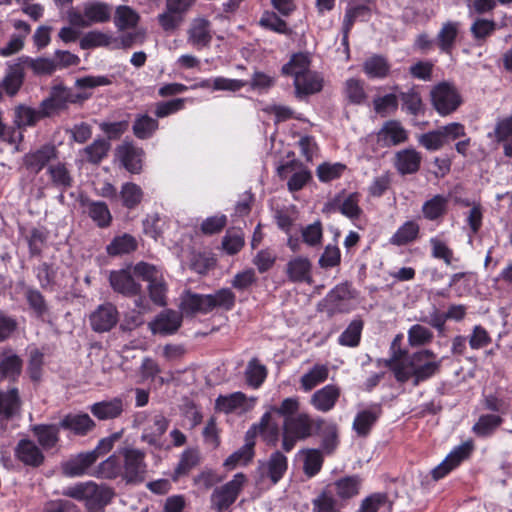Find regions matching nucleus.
<instances>
[{
  "label": "nucleus",
  "instance_id": "48",
  "mask_svg": "<svg viewBox=\"0 0 512 512\" xmlns=\"http://www.w3.org/2000/svg\"><path fill=\"white\" fill-rule=\"evenodd\" d=\"M47 172L53 186L65 191L73 185V178L64 163H56L48 166Z\"/></svg>",
  "mask_w": 512,
  "mask_h": 512
},
{
  "label": "nucleus",
  "instance_id": "9",
  "mask_svg": "<svg viewBox=\"0 0 512 512\" xmlns=\"http://www.w3.org/2000/svg\"><path fill=\"white\" fill-rule=\"evenodd\" d=\"M410 358L414 372V385L430 379L440 370L441 360H436V354L430 349L414 352Z\"/></svg>",
  "mask_w": 512,
  "mask_h": 512
},
{
  "label": "nucleus",
  "instance_id": "64",
  "mask_svg": "<svg viewBox=\"0 0 512 512\" xmlns=\"http://www.w3.org/2000/svg\"><path fill=\"white\" fill-rule=\"evenodd\" d=\"M382 507L391 509L387 494L373 493L361 501L358 512H378Z\"/></svg>",
  "mask_w": 512,
  "mask_h": 512
},
{
  "label": "nucleus",
  "instance_id": "17",
  "mask_svg": "<svg viewBox=\"0 0 512 512\" xmlns=\"http://www.w3.org/2000/svg\"><path fill=\"white\" fill-rule=\"evenodd\" d=\"M94 452H82L61 464L62 473L67 477H80L92 474L91 467L96 462Z\"/></svg>",
  "mask_w": 512,
  "mask_h": 512
},
{
  "label": "nucleus",
  "instance_id": "42",
  "mask_svg": "<svg viewBox=\"0 0 512 512\" xmlns=\"http://www.w3.org/2000/svg\"><path fill=\"white\" fill-rule=\"evenodd\" d=\"M137 247L136 238L131 234L124 233L112 239L106 247V252L109 256H120L134 252Z\"/></svg>",
  "mask_w": 512,
  "mask_h": 512
},
{
  "label": "nucleus",
  "instance_id": "28",
  "mask_svg": "<svg viewBox=\"0 0 512 512\" xmlns=\"http://www.w3.org/2000/svg\"><path fill=\"white\" fill-rule=\"evenodd\" d=\"M22 359L11 349L0 352V382L4 379L15 381L21 374Z\"/></svg>",
  "mask_w": 512,
  "mask_h": 512
},
{
  "label": "nucleus",
  "instance_id": "3",
  "mask_svg": "<svg viewBox=\"0 0 512 512\" xmlns=\"http://www.w3.org/2000/svg\"><path fill=\"white\" fill-rule=\"evenodd\" d=\"M89 97L88 93H76L71 88L55 85L51 88L49 97L40 103V114L51 117L66 110L69 104H82Z\"/></svg>",
  "mask_w": 512,
  "mask_h": 512
},
{
  "label": "nucleus",
  "instance_id": "51",
  "mask_svg": "<svg viewBox=\"0 0 512 512\" xmlns=\"http://www.w3.org/2000/svg\"><path fill=\"white\" fill-rule=\"evenodd\" d=\"M20 407L18 390L12 388L7 392L0 391V417L9 419L14 416Z\"/></svg>",
  "mask_w": 512,
  "mask_h": 512
},
{
  "label": "nucleus",
  "instance_id": "15",
  "mask_svg": "<svg viewBox=\"0 0 512 512\" xmlns=\"http://www.w3.org/2000/svg\"><path fill=\"white\" fill-rule=\"evenodd\" d=\"M145 152L129 142L117 146L115 156L121 165L130 173L139 174L142 171V163Z\"/></svg>",
  "mask_w": 512,
  "mask_h": 512
},
{
  "label": "nucleus",
  "instance_id": "37",
  "mask_svg": "<svg viewBox=\"0 0 512 512\" xmlns=\"http://www.w3.org/2000/svg\"><path fill=\"white\" fill-rule=\"evenodd\" d=\"M82 204L86 206L89 217L99 228H107L111 225L112 215L105 202L86 199Z\"/></svg>",
  "mask_w": 512,
  "mask_h": 512
},
{
  "label": "nucleus",
  "instance_id": "25",
  "mask_svg": "<svg viewBox=\"0 0 512 512\" xmlns=\"http://www.w3.org/2000/svg\"><path fill=\"white\" fill-rule=\"evenodd\" d=\"M59 426L75 435L86 436L95 429L96 423L87 413H69L61 419Z\"/></svg>",
  "mask_w": 512,
  "mask_h": 512
},
{
  "label": "nucleus",
  "instance_id": "22",
  "mask_svg": "<svg viewBox=\"0 0 512 512\" xmlns=\"http://www.w3.org/2000/svg\"><path fill=\"white\" fill-rule=\"evenodd\" d=\"M407 138V130L396 120L385 122L377 133V140L383 147L399 145L404 143Z\"/></svg>",
  "mask_w": 512,
  "mask_h": 512
},
{
  "label": "nucleus",
  "instance_id": "30",
  "mask_svg": "<svg viewBox=\"0 0 512 512\" xmlns=\"http://www.w3.org/2000/svg\"><path fill=\"white\" fill-rule=\"evenodd\" d=\"M422 161L421 154L413 148L403 149L395 155V168L402 175L416 173Z\"/></svg>",
  "mask_w": 512,
  "mask_h": 512
},
{
  "label": "nucleus",
  "instance_id": "1",
  "mask_svg": "<svg viewBox=\"0 0 512 512\" xmlns=\"http://www.w3.org/2000/svg\"><path fill=\"white\" fill-rule=\"evenodd\" d=\"M62 494L66 497L84 502V507L91 512H105L115 496L113 488L94 481L77 483L65 488Z\"/></svg>",
  "mask_w": 512,
  "mask_h": 512
},
{
  "label": "nucleus",
  "instance_id": "14",
  "mask_svg": "<svg viewBox=\"0 0 512 512\" xmlns=\"http://www.w3.org/2000/svg\"><path fill=\"white\" fill-rule=\"evenodd\" d=\"M108 279L113 291L125 297L142 293L141 284L135 281L129 269L112 270Z\"/></svg>",
  "mask_w": 512,
  "mask_h": 512
},
{
  "label": "nucleus",
  "instance_id": "54",
  "mask_svg": "<svg viewBox=\"0 0 512 512\" xmlns=\"http://www.w3.org/2000/svg\"><path fill=\"white\" fill-rule=\"evenodd\" d=\"M258 432L263 440L271 446H276L279 440V428L276 422H272L271 412H266L258 423Z\"/></svg>",
  "mask_w": 512,
  "mask_h": 512
},
{
  "label": "nucleus",
  "instance_id": "18",
  "mask_svg": "<svg viewBox=\"0 0 512 512\" xmlns=\"http://www.w3.org/2000/svg\"><path fill=\"white\" fill-rule=\"evenodd\" d=\"M256 437V424H252L246 434L245 444L232 453L223 463L227 470H233L238 466H243L252 461L254 456V446Z\"/></svg>",
  "mask_w": 512,
  "mask_h": 512
},
{
  "label": "nucleus",
  "instance_id": "2",
  "mask_svg": "<svg viewBox=\"0 0 512 512\" xmlns=\"http://www.w3.org/2000/svg\"><path fill=\"white\" fill-rule=\"evenodd\" d=\"M323 422V419H315L307 412H300L294 417L283 420V449L289 452L298 441L315 435L321 429Z\"/></svg>",
  "mask_w": 512,
  "mask_h": 512
},
{
  "label": "nucleus",
  "instance_id": "23",
  "mask_svg": "<svg viewBox=\"0 0 512 512\" xmlns=\"http://www.w3.org/2000/svg\"><path fill=\"white\" fill-rule=\"evenodd\" d=\"M125 403L123 398L114 397L109 400H103L92 404L89 407L90 412L100 421L113 420L119 418L124 412Z\"/></svg>",
  "mask_w": 512,
  "mask_h": 512
},
{
  "label": "nucleus",
  "instance_id": "35",
  "mask_svg": "<svg viewBox=\"0 0 512 512\" xmlns=\"http://www.w3.org/2000/svg\"><path fill=\"white\" fill-rule=\"evenodd\" d=\"M363 71L370 79H384L389 76L391 65L386 57L373 54L362 65Z\"/></svg>",
  "mask_w": 512,
  "mask_h": 512
},
{
  "label": "nucleus",
  "instance_id": "45",
  "mask_svg": "<svg viewBox=\"0 0 512 512\" xmlns=\"http://www.w3.org/2000/svg\"><path fill=\"white\" fill-rule=\"evenodd\" d=\"M59 425L39 424L32 427L34 435L44 449L53 448L59 441Z\"/></svg>",
  "mask_w": 512,
  "mask_h": 512
},
{
  "label": "nucleus",
  "instance_id": "4",
  "mask_svg": "<svg viewBox=\"0 0 512 512\" xmlns=\"http://www.w3.org/2000/svg\"><path fill=\"white\" fill-rule=\"evenodd\" d=\"M133 272L149 283L148 291L151 301L158 306H165L167 284L162 271L152 264L139 262L133 267Z\"/></svg>",
  "mask_w": 512,
  "mask_h": 512
},
{
  "label": "nucleus",
  "instance_id": "20",
  "mask_svg": "<svg viewBox=\"0 0 512 512\" xmlns=\"http://www.w3.org/2000/svg\"><path fill=\"white\" fill-rule=\"evenodd\" d=\"M472 448L470 443H464L452 450L446 458L431 471L433 479L439 480L446 476L469 456Z\"/></svg>",
  "mask_w": 512,
  "mask_h": 512
},
{
  "label": "nucleus",
  "instance_id": "13",
  "mask_svg": "<svg viewBox=\"0 0 512 512\" xmlns=\"http://www.w3.org/2000/svg\"><path fill=\"white\" fill-rule=\"evenodd\" d=\"M213 39L211 22L204 17L191 20L187 30V42L196 49L209 47Z\"/></svg>",
  "mask_w": 512,
  "mask_h": 512
},
{
  "label": "nucleus",
  "instance_id": "58",
  "mask_svg": "<svg viewBox=\"0 0 512 512\" xmlns=\"http://www.w3.org/2000/svg\"><path fill=\"white\" fill-rule=\"evenodd\" d=\"M259 24L270 31L278 34L291 35L292 29H290L287 23L281 19L275 12L266 11L262 14Z\"/></svg>",
  "mask_w": 512,
  "mask_h": 512
},
{
  "label": "nucleus",
  "instance_id": "27",
  "mask_svg": "<svg viewBox=\"0 0 512 512\" xmlns=\"http://www.w3.org/2000/svg\"><path fill=\"white\" fill-rule=\"evenodd\" d=\"M16 457L25 465L39 467L44 462V454L31 440L21 439L15 448Z\"/></svg>",
  "mask_w": 512,
  "mask_h": 512
},
{
  "label": "nucleus",
  "instance_id": "40",
  "mask_svg": "<svg viewBox=\"0 0 512 512\" xmlns=\"http://www.w3.org/2000/svg\"><path fill=\"white\" fill-rule=\"evenodd\" d=\"M216 409L224 413H230L237 409L246 411L250 404L242 392H235L230 395H220L215 401Z\"/></svg>",
  "mask_w": 512,
  "mask_h": 512
},
{
  "label": "nucleus",
  "instance_id": "61",
  "mask_svg": "<svg viewBox=\"0 0 512 512\" xmlns=\"http://www.w3.org/2000/svg\"><path fill=\"white\" fill-rule=\"evenodd\" d=\"M120 197L123 206L128 209H133L142 201L143 191L137 184L128 182L122 185Z\"/></svg>",
  "mask_w": 512,
  "mask_h": 512
},
{
  "label": "nucleus",
  "instance_id": "19",
  "mask_svg": "<svg viewBox=\"0 0 512 512\" xmlns=\"http://www.w3.org/2000/svg\"><path fill=\"white\" fill-rule=\"evenodd\" d=\"M209 304L207 294H198L187 290L180 296L179 309L183 317H192L196 314H207L211 312Z\"/></svg>",
  "mask_w": 512,
  "mask_h": 512
},
{
  "label": "nucleus",
  "instance_id": "50",
  "mask_svg": "<svg viewBox=\"0 0 512 512\" xmlns=\"http://www.w3.org/2000/svg\"><path fill=\"white\" fill-rule=\"evenodd\" d=\"M364 323L361 319H354L338 337V343L345 347H357L361 340Z\"/></svg>",
  "mask_w": 512,
  "mask_h": 512
},
{
  "label": "nucleus",
  "instance_id": "12",
  "mask_svg": "<svg viewBox=\"0 0 512 512\" xmlns=\"http://www.w3.org/2000/svg\"><path fill=\"white\" fill-rule=\"evenodd\" d=\"M90 325L97 333L108 332L113 329L119 321V312L112 303L99 305L89 316Z\"/></svg>",
  "mask_w": 512,
  "mask_h": 512
},
{
  "label": "nucleus",
  "instance_id": "6",
  "mask_svg": "<svg viewBox=\"0 0 512 512\" xmlns=\"http://www.w3.org/2000/svg\"><path fill=\"white\" fill-rule=\"evenodd\" d=\"M111 7L103 2L93 1L84 5L83 12L72 8L68 11L71 25L86 28L94 23H105L110 20Z\"/></svg>",
  "mask_w": 512,
  "mask_h": 512
},
{
  "label": "nucleus",
  "instance_id": "59",
  "mask_svg": "<svg viewBox=\"0 0 512 512\" xmlns=\"http://www.w3.org/2000/svg\"><path fill=\"white\" fill-rule=\"evenodd\" d=\"M347 170V166L340 162H324L316 169V174L321 182L327 183L340 178Z\"/></svg>",
  "mask_w": 512,
  "mask_h": 512
},
{
  "label": "nucleus",
  "instance_id": "60",
  "mask_svg": "<svg viewBox=\"0 0 512 512\" xmlns=\"http://www.w3.org/2000/svg\"><path fill=\"white\" fill-rule=\"evenodd\" d=\"M200 458L197 451L194 450H185L180 458L179 463L177 464L173 480L176 481L182 476L187 475L194 467L199 464Z\"/></svg>",
  "mask_w": 512,
  "mask_h": 512
},
{
  "label": "nucleus",
  "instance_id": "49",
  "mask_svg": "<svg viewBox=\"0 0 512 512\" xmlns=\"http://www.w3.org/2000/svg\"><path fill=\"white\" fill-rule=\"evenodd\" d=\"M24 81V71L20 64L9 67L5 77L1 81L5 92L9 96H15L20 90Z\"/></svg>",
  "mask_w": 512,
  "mask_h": 512
},
{
  "label": "nucleus",
  "instance_id": "47",
  "mask_svg": "<svg viewBox=\"0 0 512 512\" xmlns=\"http://www.w3.org/2000/svg\"><path fill=\"white\" fill-rule=\"evenodd\" d=\"M40 114V109L35 110L26 105H18L14 109L13 123L17 129H25L29 126H34L39 119L45 118Z\"/></svg>",
  "mask_w": 512,
  "mask_h": 512
},
{
  "label": "nucleus",
  "instance_id": "34",
  "mask_svg": "<svg viewBox=\"0 0 512 512\" xmlns=\"http://www.w3.org/2000/svg\"><path fill=\"white\" fill-rule=\"evenodd\" d=\"M122 461L120 455L112 454L106 460L102 461L92 472L91 476L100 479L113 480L118 477L123 479Z\"/></svg>",
  "mask_w": 512,
  "mask_h": 512
},
{
  "label": "nucleus",
  "instance_id": "52",
  "mask_svg": "<svg viewBox=\"0 0 512 512\" xmlns=\"http://www.w3.org/2000/svg\"><path fill=\"white\" fill-rule=\"evenodd\" d=\"M502 422L503 419L499 415H481L478 421L473 425L472 430L478 437H488L496 431Z\"/></svg>",
  "mask_w": 512,
  "mask_h": 512
},
{
  "label": "nucleus",
  "instance_id": "39",
  "mask_svg": "<svg viewBox=\"0 0 512 512\" xmlns=\"http://www.w3.org/2000/svg\"><path fill=\"white\" fill-rule=\"evenodd\" d=\"M420 232V226L416 221L408 220L404 222L396 232L390 237L389 243L394 246H404L414 242Z\"/></svg>",
  "mask_w": 512,
  "mask_h": 512
},
{
  "label": "nucleus",
  "instance_id": "43",
  "mask_svg": "<svg viewBox=\"0 0 512 512\" xmlns=\"http://www.w3.org/2000/svg\"><path fill=\"white\" fill-rule=\"evenodd\" d=\"M111 143L104 138L95 139L90 145L86 146L81 154L84 159L91 164H99L107 157Z\"/></svg>",
  "mask_w": 512,
  "mask_h": 512
},
{
  "label": "nucleus",
  "instance_id": "11",
  "mask_svg": "<svg viewBox=\"0 0 512 512\" xmlns=\"http://www.w3.org/2000/svg\"><path fill=\"white\" fill-rule=\"evenodd\" d=\"M182 322L183 316L180 311L164 309L148 323V328L153 335L168 336L177 333Z\"/></svg>",
  "mask_w": 512,
  "mask_h": 512
},
{
  "label": "nucleus",
  "instance_id": "53",
  "mask_svg": "<svg viewBox=\"0 0 512 512\" xmlns=\"http://www.w3.org/2000/svg\"><path fill=\"white\" fill-rule=\"evenodd\" d=\"M159 123L157 119L146 114L138 115L133 123V133L138 139H148L158 129Z\"/></svg>",
  "mask_w": 512,
  "mask_h": 512
},
{
  "label": "nucleus",
  "instance_id": "5",
  "mask_svg": "<svg viewBox=\"0 0 512 512\" xmlns=\"http://www.w3.org/2000/svg\"><path fill=\"white\" fill-rule=\"evenodd\" d=\"M431 102L441 116L455 112L462 104V96L456 86L443 81L435 85L430 92Z\"/></svg>",
  "mask_w": 512,
  "mask_h": 512
},
{
  "label": "nucleus",
  "instance_id": "24",
  "mask_svg": "<svg viewBox=\"0 0 512 512\" xmlns=\"http://www.w3.org/2000/svg\"><path fill=\"white\" fill-rule=\"evenodd\" d=\"M339 397V387L328 384L312 394L310 404L315 410L327 413L335 407Z\"/></svg>",
  "mask_w": 512,
  "mask_h": 512
},
{
  "label": "nucleus",
  "instance_id": "10",
  "mask_svg": "<svg viewBox=\"0 0 512 512\" xmlns=\"http://www.w3.org/2000/svg\"><path fill=\"white\" fill-rule=\"evenodd\" d=\"M288 468L287 457L280 451L271 454L268 461L260 466L258 485L269 488L275 485L284 475Z\"/></svg>",
  "mask_w": 512,
  "mask_h": 512
},
{
  "label": "nucleus",
  "instance_id": "63",
  "mask_svg": "<svg viewBox=\"0 0 512 512\" xmlns=\"http://www.w3.org/2000/svg\"><path fill=\"white\" fill-rule=\"evenodd\" d=\"M313 512H339L338 501L333 491L326 489L312 500Z\"/></svg>",
  "mask_w": 512,
  "mask_h": 512
},
{
  "label": "nucleus",
  "instance_id": "33",
  "mask_svg": "<svg viewBox=\"0 0 512 512\" xmlns=\"http://www.w3.org/2000/svg\"><path fill=\"white\" fill-rule=\"evenodd\" d=\"M311 262L308 258L297 256L287 263L286 273L293 282L311 283Z\"/></svg>",
  "mask_w": 512,
  "mask_h": 512
},
{
  "label": "nucleus",
  "instance_id": "56",
  "mask_svg": "<svg viewBox=\"0 0 512 512\" xmlns=\"http://www.w3.org/2000/svg\"><path fill=\"white\" fill-rule=\"evenodd\" d=\"M309 66V56L304 53H297L294 54L290 61L282 67V72L286 75H291L296 79L299 75L309 72Z\"/></svg>",
  "mask_w": 512,
  "mask_h": 512
},
{
  "label": "nucleus",
  "instance_id": "29",
  "mask_svg": "<svg viewBox=\"0 0 512 512\" xmlns=\"http://www.w3.org/2000/svg\"><path fill=\"white\" fill-rule=\"evenodd\" d=\"M295 166H297V163L292 161L278 167V174L281 178H286L289 173H292L287 182L288 189L292 192L301 190L311 179V173L308 169L300 167L295 171Z\"/></svg>",
  "mask_w": 512,
  "mask_h": 512
},
{
  "label": "nucleus",
  "instance_id": "26",
  "mask_svg": "<svg viewBox=\"0 0 512 512\" xmlns=\"http://www.w3.org/2000/svg\"><path fill=\"white\" fill-rule=\"evenodd\" d=\"M381 414L382 408L379 404H373L368 408L359 411L353 421V430L358 436H367Z\"/></svg>",
  "mask_w": 512,
  "mask_h": 512
},
{
  "label": "nucleus",
  "instance_id": "7",
  "mask_svg": "<svg viewBox=\"0 0 512 512\" xmlns=\"http://www.w3.org/2000/svg\"><path fill=\"white\" fill-rule=\"evenodd\" d=\"M122 461L123 480L137 483L144 479L146 473L145 452L136 448L125 447L118 450Z\"/></svg>",
  "mask_w": 512,
  "mask_h": 512
},
{
  "label": "nucleus",
  "instance_id": "38",
  "mask_svg": "<svg viewBox=\"0 0 512 512\" xmlns=\"http://www.w3.org/2000/svg\"><path fill=\"white\" fill-rule=\"evenodd\" d=\"M459 26V22L456 21H447L442 25L436 37V42L441 52L451 53L459 33Z\"/></svg>",
  "mask_w": 512,
  "mask_h": 512
},
{
  "label": "nucleus",
  "instance_id": "44",
  "mask_svg": "<svg viewBox=\"0 0 512 512\" xmlns=\"http://www.w3.org/2000/svg\"><path fill=\"white\" fill-rule=\"evenodd\" d=\"M329 375V369L326 365L316 364L300 378L301 389L309 392L319 384L325 382Z\"/></svg>",
  "mask_w": 512,
  "mask_h": 512
},
{
  "label": "nucleus",
  "instance_id": "21",
  "mask_svg": "<svg viewBox=\"0 0 512 512\" xmlns=\"http://www.w3.org/2000/svg\"><path fill=\"white\" fill-rule=\"evenodd\" d=\"M57 158V149L52 144H45L23 157L24 166L31 172L39 173L51 160Z\"/></svg>",
  "mask_w": 512,
  "mask_h": 512
},
{
  "label": "nucleus",
  "instance_id": "32",
  "mask_svg": "<svg viewBox=\"0 0 512 512\" xmlns=\"http://www.w3.org/2000/svg\"><path fill=\"white\" fill-rule=\"evenodd\" d=\"M448 196L437 194L426 200L421 208L423 217L428 221H441L448 210Z\"/></svg>",
  "mask_w": 512,
  "mask_h": 512
},
{
  "label": "nucleus",
  "instance_id": "62",
  "mask_svg": "<svg viewBox=\"0 0 512 512\" xmlns=\"http://www.w3.org/2000/svg\"><path fill=\"white\" fill-rule=\"evenodd\" d=\"M433 332L420 324L412 325L407 332V340L411 347H419L433 340Z\"/></svg>",
  "mask_w": 512,
  "mask_h": 512
},
{
  "label": "nucleus",
  "instance_id": "41",
  "mask_svg": "<svg viewBox=\"0 0 512 512\" xmlns=\"http://www.w3.org/2000/svg\"><path fill=\"white\" fill-rule=\"evenodd\" d=\"M334 201L338 210L349 219H358L362 213V209L359 206L360 194L357 192L338 195Z\"/></svg>",
  "mask_w": 512,
  "mask_h": 512
},
{
  "label": "nucleus",
  "instance_id": "57",
  "mask_svg": "<svg viewBox=\"0 0 512 512\" xmlns=\"http://www.w3.org/2000/svg\"><path fill=\"white\" fill-rule=\"evenodd\" d=\"M431 247V256L434 259L442 260L447 266L451 265L455 259L453 250L439 236L429 239Z\"/></svg>",
  "mask_w": 512,
  "mask_h": 512
},
{
  "label": "nucleus",
  "instance_id": "31",
  "mask_svg": "<svg viewBox=\"0 0 512 512\" xmlns=\"http://www.w3.org/2000/svg\"><path fill=\"white\" fill-rule=\"evenodd\" d=\"M352 298L350 286L345 284L337 285L326 297V302L331 313H346L351 310L347 301Z\"/></svg>",
  "mask_w": 512,
  "mask_h": 512
},
{
  "label": "nucleus",
  "instance_id": "36",
  "mask_svg": "<svg viewBox=\"0 0 512 512\" xmlns=\"http://www.w3.org/2000/svg\"><path fill=\"white\" fill-rule=\"evenodd\" d=\"M322 86V77L311 70L294 79L295 92L298 97L317 93L322 89Z\"/></svg>",
  "mask_w": 512,
  "mask_h": 512
},
{
  "label": "nucleus",
  "instance_id": "16",
  "mask_svg": "<svg viewBox=\"0 0 512 512\" xmlns=\"http://www.w3.org/2000/svg\"><path fill=\"white\" fill-rule=\"evenodd\" d=\"M170 421L163 414H155L147 420L143 428L141 440L155 448H162V436L169 427Z\"/></svg>",
  "mask_w": 512,
  "mask_h": 512
},
{
  "label": "nucleus",
  "instance_id": "8",
  "mask_svg": "<svg viewBox=\"0 0 512 512\" xmlns=\"http://www.w3.org/2000/svg\"><path fill=\"white\" fill-rule=\"evenodd\" d=\"M245 482V476L242 473L236 474L233 479L221 487L216 488L210 497L211 508L216 512H225L236 501L242 486Z\"/></svg>",
  "mask_w": 512,
  "mask_h": 512
},
{
  "label": "nucleus",
  "instance_id": "46",
  "mask_svg": "<svg viewBox=\"0 0 512 512\" xmlns=\"http://www.w3.org/2000/svg\"><path fill=\"white\" fill-rule=\"evenodd\" d=\"M362 479L359 476H347L334 482V491L342 500H347L359 494Z\"/></svg>",
  "mask_w": 512,
  "mask_h": 512
},
{
  "label": "nucleus",
  "instance_id": "55",
  "mask_svg": "<svg viewBox=\"0 0 512 512\" xmlns=\"http://www.w3.org/2000/svg\"><path fill=\"white\" fill-rule=\"evenodd\" d=\"M139 21L138 13L131 7L120 5L115 10L114 24L119 30L133 28Z\"/></svg>",
  "mask_w": 512,
  "mask_h": 512
}]
</instances>
